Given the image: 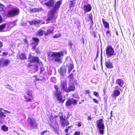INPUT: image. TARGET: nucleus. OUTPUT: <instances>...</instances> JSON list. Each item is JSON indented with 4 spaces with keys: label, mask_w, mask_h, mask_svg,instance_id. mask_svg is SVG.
<instances>
[{
    "label": "nucleus",
    "mask_w": 135,
    "mask_h": 135,
    "mask_svg": "<svg viewBox=\"0 0 135 135\" xmlns=\"http://www.w3.org/2000/svg\"><path fill=\"white\" fill-rule=\"evenodd\" d=\"M90 93V91L88 90H86L85 93V94H88Z\"/></svg>",
    "instance_id": "8fccbe9b"
},
{
    "label": "nucleus",
    "mask_w": 135,
    "mask_h": 135,
    "mask_svg": "<svg viewBox=\"0 0 135 135\" xmlns=\"http://www.w3.org/2000/svg\"><path fill=\"white\" fill-rule=\"evenodd\" d=\"M54 88L55 90L54 94L57 97V100L59 101V103H63L64 102L65 99H63V98L62 95V92L59 89V88L57 85H54Z\"/></svg>",
    "instance_id": "f257e3e1"
},
{
    "label": "nucleus",
    "mask_w": 135,
    "mask_h": 135,
    "mask_svg": "<svg viewBox=\"0 0 135 135\" xmlns=\"http://www.w3.org/2000/svg\"><path fill=\"white\" fill-rule=\"evenodd\" d=\"M74 0H71L70 1V4L69 5V7L70 8H71L73 7H74L75 5L74 3Z\"/></svg>",
    "instance_id": "cd10ccee"
},
{
    "label": "nucleus",
    "mask_w": 135,
    "mask_h": 135,
    "mask_svg": "<svg viewBox=\"0 0 135 135\" xmlns=\"http://www.w3.org/2000/svg\"><path fill=\"white\" fill-rule=\"evenodd\" d=\"M28 23L31 25H33L36 24H38L40 22L39 21H36L35 20H32L31 21H29Z\"/></svg>",
    "instance_id": "393cba45"
},
{
    "label": "nucleus",
    "mask_w": 135,
    "mask_h": 135,
    "mask_svg": "<svg viewBox=\"0 0 135 135\" xmlns=\"http://www.w3.org/2000/svg\"><path fill=\"white\" fill-rule=\"evenodd\" d=\"M27 120L28 122L30 124V128L31 129H34L37 128V124L34 119L29 118Z\"/></svg>",
    "instance_id": "0eeeda50"
},
{
    "label": "nucleus",
    "mask_w": 135,
    "mask_h": 135,
    "mask_svg": "<svg viewBox=\"0 0 135 135\" xmlns=\"http://www.w3.org/2000/svg\"><path fill=\"white\" fill-rule=\"evenodd\" d=\"M25 97L26 99L25 101L26 102H28L31 101L32 99V97H30L29 98H28L27 97L25 96Z\"/></svg>",
    "instance_id": "2f4dec72"
},
{
    "label": "nucleus",
    "mask_w": 135,
    "mask_h": 135,
    "mask_svg": "<svg viewBox=\"0 0 135 135\" xmlns=\"http://www.w3.org/2000/svg\"><path fill=\"white\" fill-rule=\"evenodd\" d=\"M60 36V34H56L54 36V38H57Z\"/></svg>",
    "instance_id": "c03bdc74"
},
{
    "label": "nucleus",
    "mask_w": 135,
    "mask_h": 135,
    "mask_svg": "<svg viewBox=\"0 0 135 135\" xmlns=\"http://www.w3.org/2000/svg\"><path fill=\"white\" fill-rule=\"evenodd\" d=\"M92 9V7L90 4H85L83 6V10L85 13L90 11Z\"/></svg>",
    "instance_id": "f8f14e48"
},
{
    "label": "nucleus",
    "mask_w": 135,
    "mask_h": 135,
    "mask_svg": "<svg viewBox=\"0 0 135 135\" xmlns=\"http://www.w3.org/2000/svg\"><path fill=\"white\" fill-rule=\"evenodd\" d=\"M63 53L62 51L58 52H53L51 55V57H54V60L58 62H61L60 57L63 55Z\"/></svg>",
    "instance_id": "20e7f679"
},
{
    "label": "nucleus",
    "mask_w": 135,
    "mask_h": 135,
    "mask_svg": "<svg viewBox=\"0 0 135 135\" xmlns=\"http://www.w3.org/2000/svg\"><path fill=\"white\" fill-rule=\"evenodd\" d=\"M32 40L33 42L31 43V45L33 46L32 50L37 53H38L39 50L38 49L36 48V47L38 44L39 39L37 38H33Z\"/></svg>",
    "instance_id": "423d86ee"
},
{
    "label": "nucleus",
    "mask_w": 135,
    "mask_h": 135,
    "mask_svg": "<svg viewBox=\"0 0 135 135\" xmlns=\"http://www.w3.org/2000/svg\"><path fill=\"white\" fill-rule=\"evenodd\" d=\"M7 28H8V26L7 27H6V24L5 23L3 24L0 25V32H5L9 31V29H8Z\"/></svg>",
    "instance_id": "ddd939ff"
},
{
    "label": "nucleus",
    "mask_w": 135,
    "mask_h": 135,
    "mask_svg": "<svg viewBox=\"0 0 135 135\" xmlns=\"http://www.w3.org/2000/svg\"><path fill=\"white\" fill-rule=\"evenodd\" d=\"M68 78L70 80H73L74 78V74L73 73H71L68 76Z\"/></svg>",
    "instance_id": "473e14b6"
},
{
    "label": "nucleus",
    "mask_w": 135,
    "mask_h": 135,
    "mask_svg": "<svg viewBox=\"0 0 135 135\" xmlns=\"http://www.w3.org/2000/svg\"><path fill=\"white\" fill-rule=\"evenodd\" d=\"M89 18L91 20L92 22H93V16L91 13H90L89 15Z\"/></svg>",
    "instance_id": "f704fd0d"
},
{
    "label": "nucleus",
    "mask_w": 135,
    "mask_h": 135,
    "mask_svg": "<svg viewBox=\"0 0 135 135\" xmlns=\"http://www.w3.org/2000/svg\"><path fill=\"white\" fill-rule=\"evenodd\" d=\"M60 118V121H61L62 120L64 119L65 118H64L63 116V115H60L59 116Z\"/></svg>",
    "instance_id": "a18cd8bd"
},
{
    "label": "nucleus",
    "mask_w": 135,
    "mask_h": 135,
    "mask_svg": "<svg viewBox=\"0 0 135 135\" xmlns=\"http://www.w3.org/2000/svg\"><path fill=\"white\" fill-rule=\"evenodd\" d=\"M20 58L21 59L24 60L26 59V56L25 54H21L20 55Z\"/></svg>",
    "instance_id": "c85d7f7f"
},
{
    "label": "nucleus",
    "mask_w": 135,
    "mask_h": 135,
    "mask_svg": "<svg viewBox=\"0 0 135 135\" xmlns=\"http://www.w3.org/2000/svg\"><path fill=\"white\" fill-rule=\"evenodd\" d=\"M102 22L105 27L106 28H109V23L105 21L104 19L103 18L102 19Z\"/></svg>",
    "instance_id": "b1692460"
},
{
    "label": "nucleus",
    "mask_w": 135,
    "mask_h": 135,
    "mask_svg": "<svg viewBox=\"0 0 135 135\" xmlns=\"http://www.w3.org/2000/svg\"><path fill=\"white\" fill-rule=\"evenodd\" d=\"M60 74L63 76L65 75L66 72V69L65 67L62 66L60 68Z\"/></svg>",
    "instance_id": "dca6fc26"
},
{
    "label": "nucleus",
    "mask_w": 135,
    "mask_h": 135,
    "mask_svg": "<svg viewBox=\"0 0 135 135\" xmlns=\"http://www.w3.org/2000/svg\"><path fill=\"white\" fill-rule=\"evenodd\" d=\"M72 104L74 105L76 104H77V101L73 98L68 99L65 103V105L66 106L68 107L70 106Z\"/></svg>",
    "instance_id": "6e6552de"
},
{
    "label": "nucleus",
    "mask_w": 135,
    "mask_h": 135,
    "mask_svg": "<svg viewBox=\"0 0 135 135\" xmlns=\"http://www.w3.org/2000/svg\"><path fill=\"white\" fill-rule=\"evenodd\" d=\"M105 66L107 68L112 69L113 68V66L110 61L109 60L108 61H106L105 62Z\"/></svg>",
    "instance_id": "2eb2a0df"
},
{
    "label": "nucleus",
    "mask_w": 135,
    "mask_h": 135,
    "mask_svg": "<svg viewBox=\"0 0 135 135\" xmlns=\"http://www.w3.org/2000/svg\"><path fill=\"white\" fill-rule=\"evenodd\" d=\"M61 3L62 2L61 1H57L54 6L53 8L51 11L55 13L57 10L60 8Z\"/></svg>",
    "instance_id": "1a4fd4ad"
},
{
    "label": "nucleus",
    "mask_w": 135,
    "mask_h": 135,
    "mask_svg": "<svg viewBox=\"0 0 135 135\" xmlns=\"http://www.w3.org/2000/svg\"><path fill=\"white\" fill-rule=\"evenodd\" d=\"M61 86L63 90L66 92L67 88V84L66 82L63 81L61 83Z\"/></svg>",
    "instance_id": "aec40b11"
},
{
    "label": "nucleus",
    "mask_w": 135,
    "mask_h": 135,
    "mask_svg": "<svg viewBox=\"0 0 135 135\" xmlns=\"http://www.w3.org/2000/svg\"><path fill=\"white\" fill-rule=\"evenodd\" d=\"M70 44V45H71V46H72V43H71H71L70 42L69 43Z\"/></svg>",
    "instance_id": "e2e57ef3"
},
{
    "label": "nucleus",
    "mask_w": 135,
    "mask_h": 135,
    "mask_svg": "<svg viewBox=\"0 0 135 135\" xmlns=\"http://www.w3.org/2000/svg\"><path fill=\"white\" fill-rule=\"evenodd\" d=\"M1 129L5 132L7 131L8 129V127L6 126L5 125L2 126L1 127Z\"/></svg>",
    "instance_id": "bb28decb"
},
{
    "label": "nucleus",
    "mask_w": 135,
    "mask_h": 135,
    "mask_svg": "<svg viewBox=\"0 0 135 135\" xmlns=\"http://www.w3.org/2000/svg\"><path fill=\"white\" fill-rule=\"evenodd\" d=\"M115 83L119 85L120 87H122L124 84V82L121 79H119L116 80Z\"/></svg>",
    "instance_id": "a211bd4d"
},
{
    "label": "nucleus",
    "mask_w": 135,
    "mask_h": 135,
    "mask_svg": "<svg viewBox=\"0 0 135 135\" xmlns=\"http://www.w3.org/2000/svg\"><path fill=\"white\" fill-rule=\"evenodd\" d=\"M41 80V79H39L37 78L36 79V81H38V80Z\"/></svg>",
    "instance_id": "13d9d810"
},
{
    "label": "nucleus",
    "mask_w": 135,
    "mask_h": 135,
    "mask_svg": "<svg viewBox=\"0 0 135 135\" xmlns=\"http://www.w3.org/2000/svg\"><path fill=\"white\" fill-rule=\"evenodd\" d=\"M4 113L6 114V113H4L0 111V118H2L3 119V117H6V115L4 114Z\"/></svg>",
    "instance_id": "7c9ffc66"
},
{
    "label": "nucleus",
    "mask_w": 135,
    "mask_h": 135,
    "mask_svg": "<svg viewBox=\"0 0 135 135\" xmlns=\"http://www.w3.org/2000/svg\"><path fill=\"white\" fill-rule=\"evenodd\" d=\"M25 43L26 44L25 45H26L27 46H28V43L27 40L26 39L24 40Z\"/></svg>",
    "instance_id": "79ce46f5"
},
{
    "label": "nucleus",
    "mask_w": 135,
    "mask_h": 135,
    "mask_svg": "<svg viewBox=\"0 0 135 135\" xmlns=\"http://www.w3.org/2000/svg\"><path fill=\"white\" fill-rule=\"evenodd\" d=\"M65 135H69L68 134H65Z\"/></svg>",
    "instance_id": "774afa93"
},
{
    "label": "nucleus",
    "mask_w": 135,
    "mask_h": 135,
    "mask_svg": "<svg viewBox=\"0 0 135 135\" xmlns=\"http://www.w3.org/2000/svg\"><path fill=\"white\" fill-rule=\"evenodd\" d=\"M10 60H7L1 61L0 62V68L2 66H7Z\"/></svg>",
    "instance_id": "f3484780"
},
{
    "label": "nucleus",
    "mask_w": 135,
    "mask_h": 135,
    "mask_svg": "<svg viewBox=\"0 0 135 135\" xmlns=\"http://www.w3.org/2000/svg\"><path fill=\"white\" fill-rule=\"evenodd\" d=\"M28 66H31V64L30 63H29L28 64Z\"/></svg>",
    "instance_id": "680f3d73"
},
{
    "label": "nucleus",
    "mask_w": 135,
    "mask_h": 135,
    "mask_svg": "<svg viewBox=\"0 0 135 135\" xmlns=\"http://www.w3.org/2000/svg\"><path fill=\"white\" fill-rule=\"evenodd\" d=\"M8 54V53L7 52H4L2 53V54L0 55V56H2L4 57L6 56Z\"/></svg>",
    "instance_id": "e433bc0d"
},
{
    "label": "nucleus",
    "mask_w": 135,
    "mask_h": 135,
    "mask_svg": "<svg viewBox=\"0 0 135 135\" xmlns=\"http://www.w3.org/2000/svg\"><path fill=\"white\" fill-rule=\"evenodd\" d=\"M106 54L108 57L112 56L114 54V49L111 45H108L106 48Z\"/></svg>",
    "instance_id": "39448f33"
},
{
    "label": "nucleus",
    "mask_w": 135,
    "mask_h": 135,
    "mask_svg": "<svg viewBox=\"0 0 135 135\" xmlns=\"http://www.w3.org/2000/svg\"><path fill=\"white\" fill-rule=\"evenodd\" d=\"M120 92L118 89H115L114 90L112 96L113 97H117L120 95Z\"/></svg>",
    "instance_id": "6ab92c4d"
},
{
    "label": "nucleus",
    "mask_w": 135,
    "mask_h": 135,
    "mask_svg": "<svg viewBox=\"0 0 135 135\" xmlns=\"http://www.w3.org/2000/svg\"><path fill=\"white\" fill-rule=\"evenodd\" d=\"M38 34H42V33H41V32H39V33Z\"/></svg>",
    "instance_id": "69168bd1"
},
{
    "label": "nucleus",
    "mask_w": 135,
    "mask_h": 135,
    "mask_svg": "<svg viewBox=\"0 0 135 135\" xmlns=\"http://www.w3.org/2000/svg\"><path fill=\"white\" fill-rule=\"evenodd\" d=\"M97 126L99 129V133L103 135L104 134V130L105 128L104 124L103 123V119L100 118L97 121Z\"/></svg>",
    "instance_id": "f03ea898"
},
{
    "label": "nucleus",
    "mask_w": 135,
    "mask_h": 135,
    "mask_svg": "<svg viewBox=\"0 0 135 135\" xmlns=\"http://www.w3.org/2000/svg\"><path fill=\"white\" fill-rule=\"evenodd\" d=\"M4 6L0 3V11L2 12L4 10Z\"/></svg>",
    "instance_id": "c756f323"
},
{
    "label": "nucleus",
    "mask_w": 135,
    "mask_h": 135,
    "mask_svg": "<svg viewBox=\"0 0 135 135\" xmlns=\"http://www.w3.org/2000/svg\"><path fill=\"white\" fill-rule=\"evenodd\" d=\"M28 59L30 62H37V63L39 62V58L38 57H36L34 55L30 54L28 57Z\"/></svg>",
    "instance_id": "9d476101"
},
{
    "label": "nucleus",
    "mask_w": 135,
    "mask_h": 135,
    "mask_svg": "<svg viewBox=\"0 0 135 135\" xmlns=\"http://www.w3.org/2000/svg\"><path fill=\"white\" fill-rule=\"evenodd\" d=\"M3 20V18L1 16V15H0V23H1L2 22V21Z\"/></svg>",
    "instance_id": "3c124183"
},
{
    "label": "nucleus",
    "mask_w": 135,
    "mask_h": 135,
    "mask_svg": "<svg viewBox=\"0 0 135 135\" xmlns=\"http://www.w3.org/2000/svg\"><path fill=\"white\" fill-rule=\"evenodd\" d=\"M93 94L94 95L97 97H99V95L97 92L95 91H94L93 93Z\"/></svg>",
    "instance_id": "4c0bfd02"
},
{
    "label": "nucleus",
    "mask_w": 135,
    "mask_h": 135,
    "mask_svg": "<svg viewBox=\"0 0 135 135\" xmlns=\"http://www.w3.org/2000/svg\"><path fill=\"white\" fill-rule=\"evenodd\" d=\"M3 46V43L2 42L0 41V47H2Z\"/></svg>",
    "instance_id": "864d4df0"
},
{
    "label": "nucleus",
    "mask_w": 135,
    "mask_h": 135,
    "mask_svg": "<svg viewBox=\"0 0 135 135\" xmlns=\"http://www.w3.org/2000/svg\"><path fill=\"white\" fill-rule=\"evenodd\" d=\"M55 13L50 11L48 16V18L46 19V21L48 23L54 17Z\"/></svg>",
    "instance_id": "4468645a"
},
{
    "label": "nucleus",
    "mask_w": 135,
    "mask_h": 135,
    "mask_svg": "<svg viewBox=\"0 0 135 135\" xmlns=\"http://www.w3.org/2000/svg\"><path fill=\"white\" fill-rule=\"evenodd\" d=\"M41 8H31L29 9V11L31 13H34L39 12L41 10Z\"/></svg>",
    "instance_id": "4be33fe9"
},
{
    "label": "nucleus",
    "mask_w": 135,
    "mask_h": 135,
    "mask_svg": "<svg viewBox=\"0 0 135 135\" xmlns=\"http://www.w3.org/2000/svg\"><path fill=\"white\" fill-rule=\"evenodd\" d=\"M81 101L83 102H84V100H81Z\"/></svg>",
    "instance_id": "0e129e2a"
},
{
    "label": "nucleus",
    "mask_w": 135,
    "mask_h": 135,
    "mask_svg": "<svg viewBox=\"0 0 135 135\" xmlns=\"http://www.w3.org/2000/svg\"><path fill=\"white\" fill-rule=\"evenodd\" d=\"M20 12L17 8H14L12 9L8 10L5 14V15L7 17H11L18 14Z\"/></svg>",
    "instance_id": "7ed1b4c3"
},
{
    "label": "nucleus",
    "mask_w": 135,
    "mask_h": 135,
    "mask_svg": "<svg viewBox=\"0 0 135 135\" xmlns=\"http://www.w3.org/2000/svg\"><path fill=\"white\" fill-rule=\"evenodd\" d=\"M3 122V120H2L1 119H0V123H2Z\"/></svg>",
    "instance_id": "6e6d98bb"
},
{
    "label": "nucleus",
    "mask_w": 135,
    "mask_h": 135,
    "mask_svg": "<svg viewBox=\"0 0 135 135\" xmlns=\"http://www.w3.org/2000/svg\"><path fill=\"white\" fill-rule=\"evenodd\" d=\"M53 29H48L47 31L46 34H51L53 32Z\"/></svg>",
    "instance_id": "c9c22d12"
},
{
    "label": "nucleus",
    "mask_w": 135,
    "mask_h": 135,
    "mask_svg": "<svg viewBox=\"0 0 135 135\" xmlns=\"http://www.w3.org/2000/svg\"><path fill=\"white\" fill-rule=\"evenodd\" d=\"M80 131H76L75 132L74 135H80Z\"/></svg>",
    "instance_id": "ea45409f"
},
{
    "label": "nucleus",
    "mask_w": 135,
    "mask_h": 135,
    "mask_svg": "<svg viewBox=\"0 0 135 135\" xmlns=\"http://www.w3.org/2000/svg\"><path fill=\"white\" fill-rule=\"evenodd\" d=\"M93 101L97 104H98V100L95 98H93Z\"/></svg>",
    "instance_id": "37998d69"
},
{
    "label": "nucleus",
    "mask_w": 135,
    "mask_h": 135,
    "mask_svg": "<svg viewBox=\"0 0 135 135\" xmlns=\"http://www.w3.org/2000/svg\"><path fill=\"white\" fill-rule=\"evenodd\" d=\"M87 119L88 120H90V121L91 120V116H89L88 117Z\"/></svg>",
    "instance_id": "09e8293b"
},
{
    "label": "nucleus",
    "mask_w": 135,
    "mask_h": 135,
    "mask_svg": "<svg viewBox=\"0 0 135 135\" xmlns=\"http://www.w3.org/2000/svg\"><path fill=\"white\" fill-rule=\"evenodd\" d=\"M72 126H68V127H69V129L71 127H72Z\"/></svg>",
    "instance_id": "052dcab7"
},
{
    "label": "nucleus",
    "mask_w": 135,
    "mask_h": 135,
    "mask_svg": "<svg viewBox=\"0 0 135 135\" xmlns=\"http://www.w3.org/2000/svg\"><path fill=\"white\" fill-rule=\"evenodd\" d=\"M75 89V86L73 83H69L66 92V93H69L71 91H74Z\"/></svg>",
    "instance_id": "9b49d317"
},
{
    "label": "nucleus",
    "mask_w": 135,
    "mask_h": 135,
    "mask_svg": "<svg viewBox=\"0 0 135 135\" xmlns=\"http://www.w3.org/2000/svg\"><path fill=\"white\" fill-rule=\"evenodd\" d=\"M69 129V127H66L64 131L66 133V134H67L68 133Z\"/></svg>",
    "instance_id": "58836bf2"
},
{
    "label": "nucleus",
    "mask_w": 135,
    "mask_h": 135,
    "mask_svg": "<svg viewBox=\"0 0 135 135\" xmlns=\"http://www.w3.org/2000/svg\"><path fill=\"white\" fill-rule=\"evenodd\" d=\"M74 68V65L73 64H70V65L68 67V73H70V71L72 70Z\"/></svg>",
    "instance_id": "a878e982"
},
{
    "label": "nucleus",
    "mask_w": 135,
    "mask_h": 135,
    "mask_svg": "<svg viewBox=\"0 0 135 135\" xmlns=\"http://www.w3.org/2000/svg\"><path fill=\"white\" fill-rule=\"evenodd\" d=\"M61 124L62 125L67 126L69 125V123L68 120L65 118L64 119L61 121Z\"/></svg>",
    "instance_id": "5701e85b"
},
{
    "label": "nucleus",
    "mask_w": 135,
    "mask_h": 135,
    "mask_svg": "<svg viewBox=\"0 0 135 135\" xmlns=\"http://www.w3.org/2000/svg\"><path fill=\"white\" fill-rule=\"evenodd\" d=\"M81 123L80 122H78L77 124L76 125L78 127H79L81 126Z\"/></svg>",
    "instance_id": "49530a36"
},
{
    "label": "nucleus",
    "mask_w": 135,
    "mask_h": 135,
    "mask_svg": "<svg viewBox=\"0 0 135 135\" xmlns=\"http://www.w3.org/2000/svg\"><path fill=\"white\" fill-rule=\"evenodd\" d=\"M5 86L7 88H9V89H10V88L11 87V86L9 85H5Z\"/></svg>",
    "instance_id": "de8ad7c7"
},
{
    "label": "nucleus",
    "mask_w": 135,
    "mask_h": 135,
    "mask_svg": "<svg viewBox=\"0 0 135 135\" xmlns=\"http://www.w3.org/2000/svg\"><path fill=\"white\" fill-rule=\"evenodd\" d=\"M98 53H99L98 48V49H97V57L98 56Z\"/></svg>",
    "instance_id": "5fc2aeb1"
},
{
    "label": "nucleus",
    "mask_w": 135,
    "mask_h": 135,
    "mask_svg": "<svg viewBox=\"0 0 135 135\" xmlns=\"http://www.w3.org/2000/svg\"><path fill=\"white\" fill-rule=\"evenodd\" d=\"M82 104V103L81 102H79V104Z\"/></svg>",
    "instance_id": "bf43d9fd"
},
{
    "label": "nucleus",
    "mask_w": 135,
    "mask_h": 135,
    "mask_svg": "<svg viewBox=\"0 0 135 135\" xmlns=\"http://www.w3.org/2000/svg\"><path fill=\"white\" fill-rule=\"evenodd\" d=\"M54 3V0H49L47 2L45 3L44 4L47 6L51 7Z\"/></svg>",
    "instance_id": "412c9836"
},
{
    "label": "nucleus",
    "mask_w": 135,
    "mask_h": 135,
    "mask_svg": "<svg viewBox=\"0 0 135 135\" xmlns=\"http://www.w3.org/2000/svg\"><path fill=\"white\" fill-rule=\"evenodd\" d=\"M106 33H107V34H108V33H110V31L109 30H108L106 32Z\"/></svg>",
    "instance_id": "4d7b16f0"
},
{
    "label": "nucleus",
    "mask_w": 135,
    "mask_h": 135,
    "mask_svg": "<svg viewBox=\"0 0 135 135\" xmlns=\"http://www.w3.org/2000/svg\"><path fill=\"white\" fill-rule=\"evenodd\" d=\"M3 110V111H4L6 112L7 113H9V114H10L11 113V112H10V111H8L6 110H4L2 108H1L0 109V111H1Z\"/></svg>",
    "instance_id": "a19ab883"
},
{
    "label": "nucleus",
    "mask_w": 135,
    "mask_h": 135,
    "mask_svg": "<svg viewBox=\"0 0 135 135\" xmlns=\"http://www.w3.org/2000/svg\"><path fill=\"white\" fill-rule=\"evenodd\" d=\"M112 111H111L110 114V119H112Z\"/></svg>",
    "instance_id": "603ef678"
},
{
    "label": "nucleus",
    "mask_w": 135,
    "mask_h": 135,
    "mask_svg": "<svg viewBox=\"0 0 135 135\" xmlns=\"http://www.w3.org/2000/svg\"><path fill=\"white\" fill-rule=\"evenodd\" d=\"M118 86H116V88H118Z\"/></svg>",
    "instance_id": "338daca9"
},
{
    "label": "nucleus",
    "mask_w": 135,
    "mask_h": 135,
    "mask_svg": "<svg viewBox=\"0 0 135 135\" xmlns=\"http://www.w3.org/2000/svg\"><path fill=\"white\" fill-rule=\"evenodd\" d=\"M27 94L30 97H32V91L31 90H28L27 92Z\"/></svg>",
    "instance_id": "72a5a7b5"
}]
</instances>
